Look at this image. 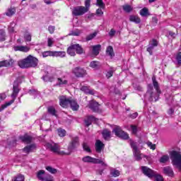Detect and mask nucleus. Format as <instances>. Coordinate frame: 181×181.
<instances>
[{
  "mask_svg": "<svg viewBox=\"0 0 181 181\" xmlns=\"http://www.w3.org/2000/svg\"><path fill=\"white\" fill-rule=\"evenodd\" d=\"M45 146L47 149H49L51 152L55 153L56 155H70L73 152L74 149H76V146H78V137H74L72 139L71 142L68 146V152L66 153L60 150V146L56 143H47Z\"/></svg>",
  "mask_w": 181,
  "mask_h": 181,
  "instance_id": "1",
  "label": "nucleus"
},
{
  "mask_svg": "<svg viewBox=\"0 0 181 181\" xmlns=\"http://www.w3.org/2000/svg\"><path fill=\"white\" fill-rule=\"evenodd\" d=\"M18 94H19V84L18 83V81H16L13 83V93L11 95L12 100L9 102L6 103L4 105H1L0 107V112H1V111H4V110H5V108H6L7 107H9V105H12V104L15 103V100H16Z\"/></svg>",
  "mask_w": 181,
  "mask_h": 181,
  "instance_id": "2",
  "label": "nucleus"
},
{
  "mask_svg": "<svg viewBox=\"0 0 181 181\" xmlns=\"http://www.w3.org/2000/svg\"><path fill=\"white\" fill-rule=\"evenodd\" d=\"M173 166L179 169L181 172V154L180 152L173 151L170 153Z\"/></svg>",
  "mask_w": 181,
  "mask_h": 181,
  "instance_id": "3",
  "label": "nucleus"
},
{
  "mask_svg": "<svg viewBox=\"0 0 181 181\" xmlns=\"http://www.w3.org/2000/svg\"><path fill=\"white\" fill-rule=\"evenodd\" d=\"M141 170L144 175L148 176V177H155V181H163V177L161 175H158L155 171L146 166L141 167Z\"/></svg>",
  "mask_w": 181,
  "mask_h": 181,
  "instance_id": "4",
  "label": "nucleus"
},
{
  "mask_svg": "<svg viewBox=\"0 0 181 181\" xmlns=\"http://www.w3.org/2000/svg\"><path fill=\"white\" fill-rule=\"evenodd\" d=\"M130 146L133 149V155L136 160H141L144 157V154L141 153V151L138 149L137 143L134 141H130Z\"/></svg>",
  "mask_w": 181,
  "mask_h": 181,
  "instance_id": "5",
  "label": "nucleus"
},
{
  "mask_svg": "<svg viewBox=\"0 0 181 181\" xmlns=\"http://www.w3.org/2000/svg\"><path fill=\"white\" fill-rule=\"evenodd\" d=\"M67 84H69V74L66 73H62V76L57 78V86L63 87V86H67Z\"/></svg>",
  "mask_w": 181,
  "mask_h": 181,
  "instance_id": "6",
  "label": "nucleus"
},
{
  "mask_svg": "<svg viewBox=\"0 0 181 181\" xmlns=\"http://www.w3.org/2000/svg\"><path fill=\"white\" fill-rule=\"evenodd\" d=\"M113 132L115 134L116 136L121 138L122 139H129V135L127 134V132L122 131L121 127L117 126L114 129Z\"/></svg>",
  "mask_w": 181,
  "mask_h": 181,
  "instance_id": "7",
  "label": "nucleus"
},
{
  "mask_svg": "<svg viewBox=\"0 0 181 181\" xmlns=\"http://www.w3.org/2000/svg\"><path fill=\"white\" fill-rule=\"evenodd\" d=\"M82 161L84 162L85 163H102L103 166H107L104 161L100 159L94 158L90 156H86L83 157L82 158Z\"/></svg>",
  "mask_w": 181,
  "mask_h": 181,
  "instance_id": "8",
  "label": "nucleus"
},
{
  "mask_svg": "<svg viewBox=\"0 0 181 181\" xmlns=\"http://www.w3.org/2000/svg\"><path fill=\"white\" fill-rule=\"evenodd\" d=\"M88 11V8L84 6H76L72 10V13L74 16H81Z\"/></svg>",
  "mask_w": 181,
  "mask_h": 181,
  "instance_id": "9",
  "label": "nucleus"
},
{
  "mask_svg": "<svg viewBox=\"0 0 181 181\" xmlns=\"http://www.w3.org/2000/svg\"><path fill=\"white\" fill-rule=\"evenodd\" d=\"M37 177L42 181H53V177L45 173V170H40L37 174Z\"/></svg>",
  "mask_w": 181,
  "mask_h": 181,
  "instance_id": "10",
  "label": "nucleus"
},
{
  "mask_svg": "<svg viewBox=\"0 0 181 181\" xmlns=\"http://www.w3.org/2000/svg\"><path fill=\"white\" fill-rule=\"evenodd\" d=\"M88 107L90 110H93L94 112H103V110L100 107V104L94 100L89 102Z\"/></svg>",
  "mask_w": 181,
  "mask_h": 181,
  "instance_id": "11",
  "label": "nucleus"
},
{
  "mask_svg": "<svg viewBox=\"0 0 181 181\" xmlns=\"http://www.w3.org/2000/svg\"><path fill=\"white\" fill-rule=\"evenodd\" d=\"M27 61L28 62V66L29 67H37V64H39V59L37 58L32 56L28 55L27 57Z\"/></svg>",
  "mask_w": 181,
  "mask_h": 181,
  "instance_id": "12",
  "label": "nucleus"
},
{
  "mask_svg": "<svg viewBox=\"0 0 181 181\" xmlns=\"http://www.w3.org/2000/svg\"><path fill=\"white\" fill-rule=\"evenodd\" d=\"M97 6H99L100 8L96 10V14L98 16H103L104 15V12H103V9H105V4L103 0H97L96 2Z\"/></svg>",
  "mask_w": 181,
  "mask_h": 181,
  "instance_id": "13",
  "label": "nucleus"
},
{
  "mask_svg": "<svg viewBox=\"0 0 181 181\" xmlns=\"http://www.w3.org/2000/svg\"><path fill=\"white\" fill-rule=\"evenodd\" d=\"M71 99L67 98L66 96H61L59 98V105L63 108H67L70 105Z\"/></svg>",
  "mask_w": 181,
  "mask_h": 181,
  "instance_id": "14",
  "label": "nucleus"
},
{
  "mask_svg": "<svg viewBox=\"0 0 181 181\" xmlns=\"http://www.w3.org/2000/svg\"><path fill=\"white\" fill-rule=\"evenodd\" d=\"M73 73H74V74H75V76L76 77H84V76H86V70H84V69L80 68V67H76L73 70Z\"/></svg>",
  "mask_w": 181,
  "mask_h": 181,
  "instance_id": "15",
  "label": "nucleus"
},
{
  "mask_svg": "<svg viewBox=\"0 0 181 181\" xmlns=\"http://www.w3.org/2000/svg\"><path fill=\"white\" fill-rule=\"evenodd\" d=\"M15 52H23V53H28L30 50V47L26 45H16L13 47Z\"/></svg>",
  "mask_w": 181,
  "mask_h": 181,
  "instance_id": "16",
  "label": "nucleus"
},
{
  "mask_svg": "<svg viewBox=\"0 0 181 181\" xmlns=\"http://www.w3.org/2000/svg\"><path fill=\"white\" fill-rule=\"evenodd\" d=\"M156 46H158V41L155 39H153L149 42L148 47L147 48V52H148V53L152 55V50H153V49H155Z\"/></svg>",
  "mask_w": 181,
  "mask_h": 181,
  "instance_id": "17",
  "label": "nucleus"
},
{
  "mask_svg": "<svg viewBox=\"0 0 181 181\" xmlns=\"http://www.w3.org/2000/svg\"><path fill=\"white\" fill-rule=\"evenodd\" d=\"M18 64L21 69H30L27 57L19 60L18 62Z\"/></svg>",
  "mask_w": 181,
  "mask_h": 181,
  "instance_id": "18",
  "label": "nucleus"
},
{
  "mask_svg": "<svg viewBox=\"0 0 181 181\" xmlns=\"http://www.w3.org/2000/svg\"><path fill=\"white\" fill-rule=\"evenodd\" d=\"M152 80H153V87L157 91L156 97H155L154 99H155V101H158V98H159V94H160V90L159 89V84L158 83V81H156V79L155 78V77H153Z\"/></svg>",
  "mask_w": 181,
  "mask_h": 181,
  "instance_id": "19",
  "label": "nucleus"
},
{
  "mask_svg": "<svg viewBox=\"0 0 181 181\" xmlns=\"http://www.w3.org/2000/svg\"><path fill=\"white\" fill-rule=\"evenodd\" d=\"M95 148L96 152H98V153H100L101 151L104 149V143L100 140H97L95 144Z\"/></svg>",
  "mask_w": 181,
  "mask_h": 181,
  "instance_id": "20",
  "label": "nucleus"
},
{
  "mask_svg": "<svg viewBox=\"0 0 181 181\" xmlns=\"http://www.w3.org/2000/svg\"><path fill=\"white\" fill-rule=\"evenodd\" d=\"M92 54L94 56H98L100 54V50H101V45H97L90 47Z\"/></svg>",
  "mask_w": 181,
  "mask_h": 181,
  "instance_id": "21",
  "label": "nucleus"
},
{
  "mask_svg": "<svg viewBox=\"0 0 181 181\" xmlns=\"http://www.w3.org/2000/svg\"><path fill=\"white\" fill-rule=\"evenodd\" d=\"M95 121H97V119L94 117V116H88L84 121L85 125L86 127H90L91 122H95Z\"/></svg>",
  "mask_w": 181,
  "mask_h": 181,
  "instance_id": "22",
  "label": "nucleus"
},
{
  "mask_svg": "<svg viewBox=\"0 0 181 181\" xmlns=\"http://www.w3.org/2000/svg\"><path fill=\"white\" fill-rule=\"evenodd\" d=\"M81 90V91H83V93H86V94H90L91 95L95 94V90L90 89L88 86H82Z\"/></svg>",
  "mask_w": 181,
  "mask_h": 181,
  "instance_id": "23",
  "label": "nucleus"
},
{
  "mask_svg": "<svg viewBox=\"0 0 181 181\" xmlns=\"http://www.w3.org/2000/svg\"><path fill=\"white\" fill-rule=\"evenodd\" d=\"M35 149H36V144H31L25 146L23 151L25 152V153H29V152H33Z\"/></svg>",
  "mask_w": 181,
  "mask_h": 181,
  "instance_id": "24",
  "label": "nucleus"
},
{
  "mask_svg": "<svg viewBox=\"0 0 181 181\" xmlns=\"http://www.w3.org/2000/svg\"><path fill=\"white\" fill-rule=\"evenodd\" d=\"M13 64V60L10 59L9 61L5 60L0 62V67H8V66H12Z\"/></svg>",
  "mask_w": 181,
  "mask_h": 181,
  "instance_id": "25",
  "label": "nucleus"
},
{
  "mask_svg": "<svg viewBox=\"0 0 181 181\" xmlns=\"http://www.w3.org/2000/svg\"><path fill=\"white\" fill-rule=\"evenodd\" d=\"M163 172L165 175H167L168 176H170V177H173L174 175L173 170L172 169V168L169 166L165 167L163 168Z\"/></svg>",
  "mask_w": 181,
  "mask_h": 181,
  "instance_id": "26",
  "label": "nucleus"
},
{
  "mask_svg": "<svg viewBox=\"0 0 181 181\" xmlns=\"http://www.w3.org/2000/svg\"><path fill=\"white\" fill-rule=\"evenodd\" d=\"M74 49H75V52H76L77 54H83L84 53V49H83V47L80 46L78 44L72 45Z\"/></svg>",
  "mask_w": 181,
  "mask_h": 181,
  "instance_id": "27",
  "label": "nucleus"
},
{
  "mask_svg": "<svg viewBox=\"0 0 181 181\" xmlns=\"http://www.w3.org/2000/svg\"><path fill=\"white\" fill-rule=\"evenodd\" d=\"M69 105L71 110H73V111H77V110L80 108V106L78 105L77 102L74 100H71V102L69 103Z\"/></svg>",
  "mask_w": 181,
  "mask_h": 181,
  "instance_id": "28",
  "label": "nucleus"
},
{
  "mask_svg": "<svg viewBox=\"0 0 181 181\" xmlns=\"http://www.w3.org/2000/svg\"><path fill=\"white\" fill-rule=\"evenodd\" d=\"M6 16H13L16 13V8L15 7H10L6 11Z\"/></svg>",
  "mask_w": 181,
  "mask_h": 181,
  "instance_id": "29",
  "label": "nucleus"
},
{
  "mask_svg": "<svg viewBox=\"0 0 181 181\" xmlns=\"http://www.w3.org/2000/svg\"><path fill=\"white\" fill-rule=\"evenodd\" d=\"M66 52L53 51L52 57H65Z\"/></svg>",
  "mask_w": 181,
  "mask_h": 181,
  "instance_id": "30",
  "label": "nucleus"
},
{
  "mask_svg": "<svg viewBox=\"0 0 181 181\" xmlns=\"http://www.w3.org/2000/svg\"><path fill=\"white\" fill-rule=\"evenodd\" d=\"M20 139L25 144H30L32 141V137L28 134L21 136Z\"/></svg>",
  "mask_w": 181,
  "mask_h": 181,
  "instance_id": "31",
  "label": "nucleus"
},
{
  "mask_svg": "<svg viewBox=\"0 0 181 181\" xmlns=\"http://www.w3.org/2000/svg\"><path fill=\"white\" fill-rule=\"evenodd\" d=\"M102 135L105 141H108L111 138V132L108 129H105L103 131Z\"/></svg>",
  "mask_w": 181,
  "mask_h": 181,
  "instance_id": "32",
  "label": "nucleus"
},
{
  "mask_svg": "<svg viewBox=\"0 0 181 181\" xmlns=\"http://www.w3.org/2000/svg\"><path fill=\"white\" fill-rule=\"evenodd\" d=\"M152 90H153V86H152V84H148V90L146 93V95H149L150 98H151L152 100H153V93H152Z\"/></svg>",
  "mask_w": 181,
  "mask_h": 181,
  "instance_id": "33",
  "label": "nucleus"
},
{
  "mask_svg": "<svg viewBox=\"0 0 181 181\" xmlns=\"http://www.w3.org/2000/svg\"><path fill=\"white\" fill-rule=\"evenodd\" d=\"M106 54L110 57H114L115 54H114V49L111 46H108L106 49Z\"/></svg>",
  "mask_w": 181,
  "mask_h": 181,
  "instance_id": "34",
  "label": "nucleus"
},
{
  "mask_svg": "<svg viewBox=\"0 0 181 181\" xmlns=\"http://www.w3.org/2000/svg\"><path fill=\"white\" fill-rule=\"evenodd\" d=\"M130 22H134V23H141V18L138 16H130Z\"/></svg>",
  "mask_w": 181,
  "mask_h": 181,
  "instance_id": "35",
  "label": "nucleus"
},
{
  "mask_svg": "<svg viewBox=\"0 0 181 181\" xmlns=\"http://www.w3.org/2000/svg\"><path fill=\"white\" fill-rule=\"evenodd\" d=\"M24 40L25 42H32V33L27 31L24 33Z\"/></svg>",
  "mask_w": 181,
  "mask_h": 181,
  "instance_id": "36",
  "label": "nucleus"
},
{
  "mask_svg": "<svg viewBox=\"0 0 181 181\" xmlns=\"http://www.w3.org/2000/svg\"><path fill=\"white\" fill-rule=\"evenodd\" d=\"M140 15L143 17L149 16V10L146 7L143 8L140 11Z\"/></svg>",
  "mask_w": 181,
  "mask_h": 181,
  "instance_id": "37",
  "label": "nucleus"
},
{
  "mask_svg": "<svg viewBox=\"0 0 181 181\" xmlns=\"http://www.w3.org/2000/svg\"><path fill=\"white\" fill-rule=\"evenodd\" d=\"M67 53L69 56H76V49L73 47V45L68 48Z\"/></svg>",
  "mask_w": 181,
  "mask_h": 181,
  "instance_id": "38",
  "label": "nucleus"
},
{
  "mask_svg": "<svg viewBox=\"0 0 181 181\" xmlns=\"http://www.w3.org/2000/svg\"><path fill=\"white\" fill-rule=\"evenodd\" d=\"M15 26H16V23L15 22L10 23L8 28L10 33H15Z\"/></svg>",
  "mask_w": 181,
  "mask_h": 181,
  "instance_id": "39",
  "label": "nucleus"
},
{
  "mask_svg": "<svg viewBox=\"0 0 181 181\" xmlns=\"http://www.w3.org/2000/svg\"><path fill=\"white\" fill-rule=\"evenodd\" d=\"M28 93L30 95H34L35 98L37 97V95H40V93L36 89H31Z\"/></svg>",
  "mask_w": 181,
  "mask_h": 181,
  "instance_id": "40",
  "label": "nucleus"
},
{
  "mask_svg": "<svg viewBox=\"0 0 181 181\" xmlns=\"http://www.w3.org/2000/svg\"><path fill=\"white\" fill-rule=\"evenodd\" d=\"M110 175L111 176H113V177H118V176H119V171L116 169H111Z\"/></svg>",
  "mask_w": 181,
  "mask_h": 181,
  "instance_id": "41",
  "label": "nucleus"
},
{
  "mask_svg": "<svg viewBox=\"0 0 181 181\" xmlns=\"http://www.w3.org/2000/svg\"><path fill=\"white\" fill-rule=\"evenodd\" d=\"M42 57H53V51H45L42 53Z\"/></svg>",
  "mask_w": 181,
  "mask_h": 181,
  "instance_id": "42",
  "label": "nucleus"
},
{
  "mask_svg": "<svg viewBox=\"0 0 181 181\" xmlns=\"http://www.w3.org/2000/svg\"><path fill=\"white\" fill-rule=\"evenodd\" d=\"M12 181H25V176L21 174L18 175Z\"/></svg>",
  "mask_w": 181,
  "mask_h": 181,
  "instance_id": "43",
  "label": "nucleus"
},
{
  "mask_svg": "<svg viewBox=\"0 0 181 181\" xmlns=\"http://www.w3.org/2000/svg\"><path fill=\"white\" fill-rule=\"evenodd\" d=\"M169 160V156L165 155L160 158V163H166Z\"/></svg>",
  "mask_w": 181,
  "mask_h": 181,
  "instance_id": "44",
  "label": "nucleus"
},
{
  "mask_svg": "<svg viewBox=\"0 0 181 181\" xmlns=\"http://www.w3.org/2000/svg\"><path fill=\"white\" fill-rule=\"evenodd\" d=\"M6 33L4 30H0V42H4Z\"/></svg>",
  "mask_w": 181,
  "mask_h": 181,
  "instance_id": "45",
  "label": "nucleus"
},
{
  "mask_svg": "<svg viewBox=\"0 0 181 181\" xmlns=\"http://www.w3.org/2000/svg\"><path fill=\"white\" fill-rule=\"evenodd\" d=\"M115 69L114 68H111L107 73H106V77L107 78H110V77H112V75L114 74V71Z\"/></svg>",
  "mask_w": 181,
  "mask_h": 181,
  "instance_id": "46",
  "label": "nucleus"
},
{
  "mask_svg": "<svg viewBox=\"0 0 181 181\" xmlns=\"http://www.w3.org/2000/svg\"><path fill=\"white\" fill-rule=\"evenodd\" d=\"M46 169L48 172H49V173H57V170H56V168H52L51 166H47Z\"/></svg>",
  "mask_w": 181,
  "mask_h": 181,
  "instance_id": "47",
  "label": "nucleus"
},
{
  "mask_svg": "<svg viewBox=\"0 0 181 181\" xmlns=\"http://www.w3.org/2000/svg\"><path fill=\"white\" fill-rule=\"evenodd\" d=\"M57 132H58L59 136H66V130L63 129H58Z\"/></svg>",
  "mask_w": 181,
  "mask_h": 181,
  "instance_id": "48",
  "label": "nucleus"
},
{
  "mask_svg": "<svg viewBox=\"0 0 181 181\" xmlns=\"http://www.w3.org/2000/svg\"><path fill=\"white\" fill-rule=\"evenodd\" d=\"M123 9L125 12H131V11H132V6L128 4H126L123 6Z\"/></svg>",
  "mask_w": 181,
  "mask_h": 181,
  "instance_id": "49",
  "label": "nucleus"
},
{
  "mask_svg": "<svg viewBox=\"0 0 181 181\" xmlns=\"http://www.w3.org/2000/svg\"><path fill=\"white\" fill-rule=\"evenodd\" d=\"M53 43H54V39H53L52 37H49L47 39V46H48V47H52V46H53Z\"/></svg>",
  "mask_w": 181,
  "mask_h": 181,
  "instance_id": "50",
  "label": "nucleus"
},
{
  "mask_svg": "<svg viewBox=\"0 0 181 181\" xmlns=\"http://www.w3.org/2000/svg\"><path fill=\"white\" fill-rule=\"evenodd\" d=\"M48 112L51 114V115H56V109L53 107H48Z\"/></svg>",
  "mask_w": 181,
  "mask_h": 181,
  "instance_id": "51",
  "label": "nucleus"
},
{
  "mask_svg": "<svg viewBox=\"0 0 181 181\" xmlns=\"http://www.w3.org/2000/svg\"><path fill=\"white\" fill-rule=\"evenodd\" d=\"M90 67H91L92 69H98V62H97L95 61L91 62L90 64Z\"/></svg>",
  "mask_w": 181,
  "mask_h": 181,
  "instance_id": "52",
  "label": "nucleus"
},
{
  "mask_svg": "<svg viewBox=\"0 0 181 181\" xmlns=\"http://www.w3.org/2000/svg\"><path fill=\"white\" fill-rule=\"evenodd\" d=\"M95 36H97V33L96 32L88 35L86 37V40H88H88H92V39H94V37H95Z\"/></svg>",
  "mask_w": 181,
  "mask_h": 181,
  "instance_id": "53",
  "label": "nucleus"
},
{
  "mask_svg": "<svg viewBox=\"0 0 181 181\" xmlns=\"http://www.w3.org/2000/svg\"><path fill=\"white\" fill-rule=\"evenodd\" d=\"M83 148L84 151H86V152H90L91 151V149L90 148V146H88V144L86 142L83 143Z\"/></svg>",
  "mask_w": 181,
  "mask_h": 181,
  "instance_id": "54",
  "label": "nucleus"
},
{
  "mask_svg": "<svg viewBox=\"0 0 181 181\" xmlns=\"http://www.w3.org/2000/svg\"><path fill=\"white\" fill-rule=\"evenodd\" d=\"M130 129L132 131V133L134 135L136 134V132H138V128L136 127V126L131 125Z\"/></svg>",
  "mask_w": 181,
  "mask_h": 181,
  "instance_id": "55",
  "label": "nucleus"
},
{
  "mask_svg": "<svg viewBox=\"0 0 181 181\" xmlns=\"http://www.w3.org/2000/svg\"><path fill=\"white\" fill-rule=\"evenodd\" d=\"M147 145L148 147L150 148V149H153V151H155V149H156V145L152 144V142L148 141Z\"/></svg>",
  "mask_w": 181,
  "mask_h": 181,
  "instance_id": "56",
  "label": "nucleus"
},
{
  "mask_svg": "<svg viewBox=\"0 0 181 181\" xmlns=\"http://www.w3.org/2000/svg\"><path fill=\"white\" fill-rule=\"evenodd\" d=\"M176 60H177V64L181 66V52L177 53L176 56Z\"/></svg>",
  "mask_w": 181,
  "mask_h": 181,
  "instance_id": "57",
  "label": "nucleus"
},
{
  "mask_svg": "<svg viewBox=\"0 0 181 181\" xmlns=\"http://www.w3.org/2000/svg\"><path fill=\"white\" fill-rule=\"evenodd\" d=\"M91 2V0H85V8H87V9L88 10V8H90V3Z\"/></svg>",
  "mask_w": 181,
  "mask_h": 181,
  "instance_id": "58",
  "label": "nucleus"
},
{
  "mask_svg": "<svg viewBox=\"0 0 181 181\" xmlns=\"http://www.w3.org/2000/svg\"><path fill=\"white\" fill-rule=\"evenodd\" d=\"M48 30L49 32V33H54V26L51 25L48 27Z\"/></svg>",
  "mask_w": 181,
  "mask_h": 181,
  "instance_id": "59",
  "label": "nucleus"
},
{
  "mask_svg": "<svg viewBox=\"0 0 181 181\" xmlns=\"http://www.w3.org/2000/svg\"><path fill=\"white\" fill-rule=\"evenodd\" d=\"M115 33H116L115 30L111 29V30L109 33V36H111V37L114 36V35H115Z\"/></svg>",
  "mask_w": 181,
  "mask_h": 181,
  "instance_id": "60",
  "label": "nucleus"
},
{
  "mask_svg": "<svg viewBox=\"0 0 181 181\" xmlns=\"http://www.w3.org/2000/svg\"><path fill=\"white\" fill-rule=\"evenodd\" d=\"M138 117V112L133 113L130 115V118H132V119H135Z\"/></svg>",
  "mask_w": 181,
  "mask_h": 181,
  "instance_id": "61",
  "label": "nucleus"
},
{
  "mask_svg": "<svg viewBox=\"0 0 181 181\" xmlns=\"http://www.w3.org/2000/svg\"><path fill=\"white\" fill-rule=\"evenodd\" d=\"M78 35H80L79 32H72L69 34V35H72V36H78Z\"/></svg>",
  "mask_w": 181,
  "mask_h": 181,
  "instance_id": "62",
  "label": "nucleus"
},
{
  "mask_svg": "<svg viewBox=\"0 0 181 181\" xmlns=\"http://www.w3.org/2000/svg\"><path fill=\"white\" fill-rule=\"evenodd\" d=\"M168 34H169V36H170L171 37H175L176 36V34L172 31H169Z\"/></svg>",
  "mask_w": 181,
  "mask_h": 181,
  "instance_id": "63",
  "label": "nucleus"
},
{
  "mask_svg": "<svg viewBox=\"0 0 181 181\" xmlns=\"http://www.w3.org/2000/svg\"><path fill=\"white\" fill-rule=\"evenodd\" d=\"M173 112H175V110H173V109L170 108V109H169L168 114L169 115H172L173 114Z\"/></svg>",
  "mask_w": 181,
  "mask_h": 181,
  "instance_id": "64",
  "label": "nucleus"
}]
</instances>
